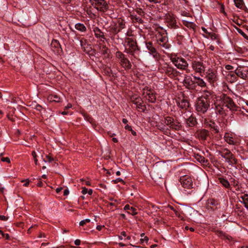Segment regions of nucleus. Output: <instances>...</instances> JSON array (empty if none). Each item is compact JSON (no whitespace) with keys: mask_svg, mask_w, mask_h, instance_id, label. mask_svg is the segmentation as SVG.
I'll return each mask as SVG.
<instances>
[{"mask_svg":"<svg viewBox=\"0 0 248 248\" xmlns=\"http://www.w3.org/2000/svg\"><path fill=\"white\" fill-rule=\"evenodd\" d=\"M192 67L195 72L200 74L203 73L205 71V67L203 63L200 61H193L192 63Z\"/></svg>","mask_w":248,"mask_h":248,"instance_id":"nucleus-15","label":"nucleus"},{"mask_svg":"<svg viewBox=\"0 0 248 248\" xmlns=\"http://www.w3.org/2000/svg\"><path fill=\"white\" fill-rule=\"evenodd\" d=\"M125 47L124 52L138 59V55L140 51L137 42L132 38H126L125 40Z\"/></svg>","mask_w":248,"mask_h":248,"instance_id":"nucleus-1","label":"nucleus"},{"mask_svg":"<svg viewBox=\"0 0 248 248\" xmlns=\"http://www.w3.org/2000/svg\"><path fill=\"white\" fill-rule=\"evenodd\" d=\"M91 4L98 11L106 12L109 9V5L105 0H90Z\"/></svg>","mask_w":248,"mask_h":248,"instance_id":"nucleus-7","label":"nucleus"},{"mask_svg":"<svg viewBox=\"0 0 248 248\" xmlns=\"http://www.w3.org/2000/svg\"><path fill=\"white\" fill-rule=\"evenodd\" d=\"M131 207H130L129 205L126 204V205H125V206L124 207V210H130Z\"/></svg>","mask_w":248,"mask_h":248,"instance_id":"nucleus-61","label":"nucleus"},{"mask_svg":"<svg viewBox=\"0 0 248 248\" xmlns=\"http://www.w3.org/2000/svg\"><path fill=\"white\" fill-rule=\"evenodd\" d=\"M195 137L202 140H205L209 136L210 133L208 130L205 129H201L197 130L195 134Z\"/></svg>","mask_w":248,"mask_h":248,"instance_id":"nucleus-16","label":"nucleus"},{"mask_svg":"<svg viewBox=\"0 0 248 248\" xmlns=\"http://www.w3.org/2000/svg\"><path fill=\"white\" fill-rule=\"evenodd\" d=\"M1 160L3 162H8V163H10V158L9 157H2L1 158Z\"/></svg>","mask_w":248,"mask_h":248,"instance_id":"nucleus-52","label":"nucleus"},{"mask_svg":"<svg viewBox=\"0 0 248 248\" xmlns=\"http://www.w3.org/2000/svg\"><path fill=\"white\" fill-rule=\"evenodd\" d=\"M130 101L136 106V108L140 109L141 112H145L146 109V107L143 104L142 99L140 97L132 96L130 98Z\"/></svg>","mask_w":248,"mask_h":248,"instance_id":"nucleus-11","label":"nucleus"},{"mask_svg":"<svg viewBox=\"0 0 248 248\" xmlns=\"http://www.w3.org/2000/svg\"><path fill=\"white\" fill-rule=\"evenodd\" d=\"M166 20L170 28L177 29L178 28V26L176 24L175 18L173 15H171L169 14L166 15Z\"/></svg>","mask_w":248,"mask_h":248,"instance_id":"nucleus-17","label":"nucleus"},{"mask_svg":"<svg viewBox=\"0 0 248 248\" xmlns=\"http://www.w3.org/2000/svg\"><path fill=\"white\" fill-rule=\"evenodd\" d=\"M219 182L226 188L230 187V185L228 181L223 178H219Z\"/></svg>","mask_w":248,"mask_h":248,"instance_id":"nucleus-34","label":"nucleus"},{"mask_svg":"<svg viewBox=\"0 0 248 248\" xmlns=\"http://www.w3.org/2000/svg\"><path fill=\"white\" fill-rule=\"evenodd\" d=\"M241 202L244 204L245 207L248 210V194H245L239 198Z\"/></svg>","mask_w":248,"mask_h":248,"instance_id":"nucleus-26","label":"nucleus"},{"mask_svg":"<svg viewBox=\"0 0 248 248\" xmlns=\"http://www.w3.org/2000/svg\"><path fill=\"white\" fill-rule=\"evenodd\" d=\"M156 126L158 130L163 132H166L168 130L166 127V125L162 123H158L156 124Z\"/></svg>","mask_w":248,"mask_h":248,"instance_id":"nucleus-38","label":"nucleus"},{"mask_svg":"<svg viewBox=\"0 0 248 248\" xmlns=\"http://www.w3.org/2000/svg\"><path fill=\"white\" fill-rule=\"evenodd\" d=\"M215 232L216 234H217L218 237L224 238L226 239H228L230 240L232 239V237L229 235H227L225 232H223L220 230H216L215 231Z\"/></svg>","mask_w":248,"mask_h":248,"instance_id":"nucleus-24","label":"nucleus"},{"mask_svg":"<svg viewBox=\"0 0 248 248\" xmlns=\"http://www.w3.org/2000/svg\"><path fill=\"white\" fill-rule=\"evenodd\" d=\"M46 157L47 159V161L49 162H50L53 160V158L49 155H46Z\"/></svg>","mask_w":248,"mask_h":248,"instance_id":"nucleus-56","label":"nucleus"},{"mask_svg":"<svg viewBox=\"0 0 248 248\" xmlns=\"http://www.w3.org/2000/svg\"><path fill=\"white\" fill-rule=\"evenodd\" d=\"M186 124L188 127L194 126L197 124V121L195 118L190 116L186 120Z\"/></svg>","mask_w":248,"mask_h":248,"instance_id":"nucleus-23","label":"nucleus"},{"mask_svg":"<svg viewBox=\"0 0 248 248\" xmlns=\"http://www.w3.org/2000/svg\"><path fill=\"white\" fill-rule=\"evenodd\" d=\"M87 191H88V189L86 188V187H82V193L83 194H85L87 193Z\"/></svg>","mask_w":248,"mask_h":248,"instance_id":"nucleus-55","label":"nucleus"},{"mask_svg":"<svg viewBox=\"0 0 248 248\" xmlns=\"http://www.w3.org/2000/svg\"><path fill=\"white\" fill-rule=\"evenodd\" d=\"M180 182L184 188L189 189L192 187V179L187 175H184L181 177Z\"/></svg>","mask_w":248,"mask_h":248,"instance_id":"nucleus-14","label":"nucleus"},{"mask_svg":"<svg viewBox=\"0 0 248 248\" xmlns=\"http://www.w3.org/2000/svg\"><path fill=\"white\" fill-rule=\"evenodd\" d=\"M195 158L198 161L202 163L204 165H206L208 162L207 159H206L203 156L198 154L195 155Z\"/></svg>","mask_w":248,"mask_h":248,"instance_id":"nucleus-28","label":"nucleus"},{"mask_svg":"<svg viewBox=\"0 0 248 248\" xmlns=\"http://www.w3.org/2000/svg\"><path fill=\"white\" fill-rule=\"evenodd\" d=\"M209 126L215 131L216 133H218L219 132V128L214 122L210 121Z\"/></svg>","mask_w":248,"mask_h":248,"instance_id":"nucleus-36","label":"nucleus"},{"mask_svg":"<svg viewBox=\"0 0 248 248\" xmlns=\"http://www.w3.org/2000/svg\"><path fill=\"white\" fill-rule=\"evenodd\" d=\"M235 74L236 76L244 79H246V78H247V75L245 73H243L242 71H241L240 69L238 68H237L235 70Z\"/></svg>","mask_w":248,"mask_h":248,"instance_id":"nucleus-31","label":"nucleus"},{"mask_svg":"<svg viewBox=\"0 0 248 248\" xmlns=\"http://www.w3.org/2000/svg\"><path fill=\"white\" fill-rule=\"evenodd\" d=\"M146 47L150 51V54H151L154 58H157L159 56L158 53L157 52L155 48L153 46L152 42H147L146 44Z\"/></svg>","mask_w":248,"mask_h":248,"instance_id":"nucleus-21","label":"nucleus"},{"mask_svg":"<svg viewBox=\"0 0 248 248\" xmlns=\"http://www.w3.org/2000/svg\"><path fill=\"white\" fill-rule=\"evenodd\" d=\"M137 209L133 207H131L130 208V211L128 212L129 213L133 215H135L137 214V212H136Z\"/></svg>","mask_w":248,"mask_h":248,"instance_id":"nucleus-46","label":"nucleus"},{"mask_svg":"<svg viewBox=\"0 0 248 248\" xmlns=\"http://www.w3.org/2000/svg\"><path fill=\"white\" fill-rule=\"evenodd\" d=\"M194 83H196L198 86L201 87H205L206 86V83L204 81L199 77H194Z\"/></svg>","mask_w":248,"mask_h":248,"instance_id":"nucleus-27","label":"nucleus"},{"mask_svg":"<svg viewBox=\"0 0 248 248\" xmlns=\"http://www.w3.org/2000/svg\"><path fill=\"white\" fill-rule=\"evenodd\" d=\"M218 154L226 159L229 165L232 166L237 163V159L234 155L227 148H224L222 151H218Z\"/></svg>","mask_w":248,"mask_h":248,"instance_id":"nucleus-2","label":"nucleus"},{"mask_svg":"<svg viewBox=\"0 0 248 248\" xmlns=\"http://www.w3.org/2000/svg\"><path fill=\"white\" fill-rule=\"evenodd\" d=\"M42 107L41 106L39 105H36V109L39 111H41V110L42 109Z\"/></svg>","mask_w":248,"mask_h":248,"instance_id":"nucleus-63","label":"nucleus"},{"mask_svg":"<svg viewBox=\"0 0 248 248\" xmlns=\"http://www.w3.org/2000/svg\"><path fill=\"white\" fill-rule=\"evenodd\" d=\"M221 99L222 102L227 108L232 111L237 110L238 107L232 98L226 94H223Z\"/></svg>","mask_w":248,"mask_h":248,"instance_id":"nucleus-10","label":"nucleus"},{"mask_svg":"<svg viewBox=\"0 0 248 248\" xmlns=\"http://www.w3.org/2000/svg\"><path fill=\"white\" fill-rule=\"evenodd\" d=\"M164 123L172 130L179 131L182 129V126L181 123L178 120L170 116L165 118Z\"/></svg>","mask_w":248,"mask_h":248,"instance_id":"nucleus-8","label":"nucleus"},{"mask_svg":"<svg viewBox=\"0 0 248 248\" xmlns=\"http://www.w3.org/2000/svg\"><path fill=\"white\" fill-rule=\"evenodd\" d=\"M229 77H231V82H233L236 80V76L235 74H229L228 75V78H229Z\"/></svg>","mask_w":248,"mask_h":248,"instance_id":"nucleus-42","label":"nucleus"},{"mask_svg":"<svg viewBox=\"0 0 248 248\" xmlns=\"http://www.w3.org/2000/svg\"><path fill=\"white\" fill-rule=\"evenodd\" d=\"M157 41L158 44L163 47L166 49H168L170 47V45L168 43V40L166 36L159 35L158 37Z\"/></svg>","mask_w":248,"mask_h":248,"instance_id":"nucleus-19","label":"nucleus"},{"mask_svg":"<svg viewBox=\"0 0 248 248\" xmlns=\"http://www.w3.org/2000/svg\"><path fill=\"white\" fill-rule=\"evenodd\" d=\"M185 229L186 230H189L191 232H194V229L193 228H192V227L189 228L187 226L185 227Z\"/></svg>","mask_w":248,"mask_h":248,"instance_id":"nucleus-60","label":"nucleus"},{"mask_svg":"<svg viewBox=\"0 0 248 248\" xmlns=\"http://www.w3.org/2000/svg\"><path fill=\"white\" fill-rule=\"evenodd\" d=\"M125 129H126V130H128L129 131H130V130H132V127L131 126L127 124L125 126Z\"/></svg>","mask_w":248,"mask_h":248,"instance_id":"nucleus-59","label":"nucleus"},{"mask_svg":"<svg viewBox=\"0 0 248 248\" xmlns=\"http://www.w3.org/2000/svg\"><path fill=\"white\" fill-rule=\"evenodd\" d=\"M216 113L220 115H223L225 114V111L222 107L219 105H216L215 107Z\"/></svg>","mask_w":248,"mask_h":248,"instance_id":"nucleus-35","label":"nucleus"},{"mask_svg":"<svg viewBox=\"0 0 248 248\" xmlns=\"http://www.w3.org/2000/svg\"><path fill=\"white\" fill-rule=\"evenodd\" d=\"M51 47L55 48H59L61 47V45L58 41L56 40H53L51 44Z\"/></svg>","mask_w":248,"mask_h":248,"instance_id":"nucleus-40","label":"nucleus"},{"mask_svg":"<svg viewBox=\"0 0 248 248\" xmlns=\"http://www.w3.org/2000/svg\"><path fill=\"white\" fill-rule=\"evenodd\" d=\"M170 60L172 62L178 69L186 70L188 67V64L184 58L175 57L171 58Z\"/></svg>","mask_w":248,"mask_h":248,"instance_id":"nucleus-9","label":"nucleus"},{"mask_svg":"<svg viewBox=\"0 0 248 248\" xmlns=\"http://www.w3.org/2000/svg\"><path fill=\"white\" fill-rule=\"evenodd\" d=\"M210 107V101L204 99L203 97H200L197 101L196 108L197 111L204 114L208 109Z\"/></svg>","mask_w":248,"mask_h":248,"instance_id":"nucleus-5","label":"nucleus"},{"mask_svg":"<svg viewBox=\"0 0 248 248\" xmlns=\"http://www.w3.org/2000/svg\"><path fill=\"white\" fill-rule=\"evenodd\" d=\"M104 226H101V225H98L96 227V229L98 231H101L102 228L104 227Z\"/></svg>","mask_w":248,"mask_h":248,"instance_id":"nucleus-64","label":"nucleus"},{"mask_svg":"<svg viewBox=\"0 0 248 248\" xmlns=\"http://www.w3.org/2000/svg\"><path fill=\"white\" fill-rule=\"evenodd\" d=\"M115 56L118 59L120 65L125 69L128 70L131 68V62L123 53L118 51L115 53Z\"/></svg>","mask_w":248,"mask_h":248,"instance_id":"nucleus-6","label":"nucleus"},{"mask_svg":"<svg viewBox=\"0 0 248 248\" xmlns=\"http://www.w3.org/2000/svg\"><path fill=\"white\" fill-rule=\"evenodd\" d=\"M25 182V183H24L23 184V186H28L29 183H30V180L29 179H26V180H23L21 181V182Z\"/></svg>","mask_w":248,"mask_h":248,"instance_id":"nucleus-50","label":"nucleus"},{"mask_svg":"<svg viewBox=\"0 0 248 248\" xmlns=\"http://www.w3.org/2000/svg\"><path fill=\"white\" fill-rule=\"evenodd\" d=\"M113 182H114V184H117L119 182H122L123 183H124V180L120 178H117L116 179L114 180H113Z\"/></svg>","mask_w":248,"mask_h":248,"instance_id":"nucleus-49","label":"nucleus"},{"mask_svg":"<svg viewBox=\"0 0 248 248\" xmlns=\"http://www.w3.org/2000/svg\"><path fill=\"white\" fill-rule=\"evenodd\" d=\"M224 140L226 142L230 145H234L236 141L232 137V135L229 133H226L224 136Z\"/></svg>","mask_w":248,"mask_h":248,"instance_id":"nucleus-22","label":"nucleus"},{"mask_svg":"<svg viewBox=\"0 0 248 248\" xmlns=\"http://www.w3.org/2000/svg\"><path fill=\"white\" fill-rule=\"evenodd\" d=\"M69 190L68 189H66L64 190L63 195L67 196L69 194Z\"/></svg>","mask_w":248,"mask_h":248,"instance_id":"nucleus-58","label":"nucleus"},{"mask_svg":"<svg viewBox=\"0 0 248 248\" xmlns=\"http://www.w3.org/2000/svg\"><path fill=\"white\" fill-rule=\"evenodd\" d=\"M219 202L214 199H208L206 203V208L209 211H215L217 209Z\"/></svg>","mask_w":248,"mask_h":248,"instance_id":"nucleus-13","label":"nucleus"},{"mask_svg":"<svg viewBox=\"0 0 248 248\" xmlns=\"http://www.w3.org/2000/svg\"><path fill=\"white\" fill-rule=\"evenodd\" d=\"M148 240H149L147 236H145L143 238H141L140 239V241L141 243H143L144 242H146L147 243L148 242Z\"/></svg>","mask_w":248,"mask_h":248,"instance_id":"nucleus-51","label":"nucleus"},{"mask_svg":"<svg viewBox=\"0 0 248 248\" xmlns=\"http://www.w3.org/2000/svg\"><path fill=\"white\" fill-rule=\"evenodd\" d=\"M236 30L238 33H239L246 39L248 40V36L240 29L237 28Z\"/></svg>","mask_w":248,"mask_h":248,"instance_id":"nucleus-43","label":"nucleus"},{"mask_svg":"<svg viewBox=\"0 0 248 248\" xmlns=\"http://www.w3.org/2000/svg\"><path fill=\"white\" fill-rule=\"evenodd\" d=\"M80 240L79 239H77L75 241V244L77 246H79L80 244Z\"/></svg>","mask_w":248,"mask_h":248,"instance_id":"nucleus-57","label":"nucleus"},{"mask_svg":"<svg viewBox=\"0 0 248 248\" xmlns=\"http://www.w3.org/2000/svg\"><path fill=\"white\" fill-rule=\"evenodd\" d=\"M136 12L140 16H144V12L140 8L137 9L136 10Z\"/></svg>","mask_w":248,"mask_h":248,"instance_id":"nucleus-47","label":"nucleus"},{"mask_svg":"<svg viewBox=\"0 0 248 248\" xmlns=\"http://www.w3.org/2000/svg\"><path fill=\"white\" fill-rule=\"evenodd\" d=\"M0 233H1V235H2V236L3 237H5L6 239H7V240L9 239L10 236H9V235L8 234H7V233H6V234L2 232V231H0Z\"/></svg>","mask_w":248,"mask_h":248,"instance_id":"nucleus-48","label":"nucleus"},{"mask_svg":"<svg viewBox=\"0 0 248 248\" xmlns=\"http://www.w3.org/2000/svg\"><path fill=\"white\" fill-rule=\"evenodd\" d=\"M206 78L210 83H214L217 79L216 71L209 69L207 72Z\"/></svg>","mask_w":248,"mask_h":248,"instance_id":"nucleus-18","label":"nucleus"},{"mask_svg":"<svg viewBox=\"0 0 248 248\" xmlns=\"http://www.w3.org/2000/svg\"><path fill=\"white\" fill-rule=\"evenodd\" d=\"M125 21L121 18L117 20V23L113 22L108 27V31L115 35L125 28Z\"/></svg>","mask_w":248,"mask_h":248,"instance_id":"nucleus-3","label":"nucleus"},{"mask_svg":"<svg viewBox=\"0 0 248 248\" xmlns=\"http://www.w3.org/2000/svg\"><path fill=\"white\" fill-rule=\"evenodd\" d=\"M189 78H186L184 80V83L185 85H186L187 86H189L188 88H192V85L194 83V82H193L191 80H189Z\"/></svg>","mask_w":248,"mask_h":248,"instance_id":"nucleus-41","label":"nucleus"},{"mask_svg":"<svg viewBox=\"0 0 248 248\" xmlns=\"http://www.w3.org/2000/svg\"><path fill=\"white\" fill-rule=\"evenodd\" d=\"M8 219V217H6L3 215H0V220L5 221Z\"/></svg>","mask_w":248,"mask_h":248,"instance_id":"nucleus-53","label":"nucleus"},{"mask_svg":"<svg viewBox=\"0 0 248 248\" xmlns=\"http://www.w3.org/2000/svg\"><path fill=\"white\" fill-rule=\"evenodd\" d=\"M93 31L94 32L95 36L97 38H101V40L102 39H105L104 33L98 27H95L93 29Z\"/></svg>","mask_w":248,"mask_h":248,"instance_id":"nucleus-25","label":"nucleus"},{"mask_svg":"<svg viewBox=\"0 0 248 248\" xmlns=\"http://www.w3.org/2000/svg\"><path fill=\"white\" fill-rule=\"evenodd\" d=\"M160 72L165 73L166 75L171 78L176 77L179 74V72L176 69L171 67L167 63L161 65L159 68Z\"/></svg>","mask_w":248,"mask_h":248,"instance_id":"nucleus-4","label":"nucleus"},{"mask_svg":"<svg viewBox=\"0 0 248 248\" xmlns=\"http://www.w3.org/2000/svg\"><path fill=\"white\" fill-rule=\"evenodd\" d=\"M211 37L212 39H216L217 38V36L215 33H213L211 35Z\"/></svg>","mask_w":248,"mask_h":248,"instance_id":"nucleus-62","label":"nucleus"},{"mask_svg":"<svg viewBox=\"0 0 248 248\" xmlns=\"http://www.w3.org/2000/svg\"><path fill=\"white\" fill-rule=\"evenodd\" d=\"M131 19L134 22H138L139 23H142L143 20L139 16H138L137 15H135L134 14L131 15L130 16Z\"/></svg>","mask_w":248,"mask_h":248,"instance_id":"nucleus-37","label":"nucleus"},{"mask_svg":"<svg viewBox=\"0 0 248 248\" xmlns=\"http://www.w3.org/2000/svg\"><path fill=\"white\" fill-rule=\"evenodd\" d=\"M99 51L104 55H108L110 52L109 49L105 45L100 46Z\"/></svg>","mask_w":248,"mask_h":248,"instance_id":"nucleus-30","label":"nucleus"},{"mask_svg":"<svg viewBox=\"0 0 248 248\" xmlns=\"http://www.w3.org/2000/svg\"><path fill=\"white\" fill-rule=\"evenodd\" d=\"M75 28L81 32H85L86 31V27L82 23H77L75 25Z\"/></svg>","mask_w":248,"mask_h":248,"instance_id":"nucleus-33","label":"nucleus"},{"mask_svg":"<svg viewBox=\"0 0 248 248\" xmlns=\"http://www.w3.org/2000/svg\"><path fill=\"white\" fill-rule=\"evenodd\" d=\"M143 94L144 97L150 102L155 103L156 101V95L155 93L153 90L151 89H148V88L146 89L145 88L143 89Z\"/></svg>","mask_w":248,"mask_h":248,"instance_id":"nucleus-12","label":"nucleus"},{"mask_svg":"<svg viewBox=\"0 0 248 248\" xmlns=\"http://www.w3.org/2000/svg\"><path fill=\"white\" fill-rule=\"evenodd\" d=\"M201 97H203L204 99H206V100H209V101L210 102V94L209 92H206Z\"/></svg>","mask_w":248,"mask_h":248,"instance_id":"nucleus-44","label":"nucleus"},{"mask_svg":"<svg viewBox=\"0 0 248 248\" xmlns=\"http://www.w3.org/2000/svg\"><path fill=\"white\" fill-rule=\"evenodd\" d=\"M90 222V219H88V218H87V219H85L84 220H81L80 222H79V225L80 226H84L86 223H88V222Z\"/></svg>","mask_w":248,"mask_h":248,"instance_id":"nucleus-45","label":"nucleus"},{"mask_svg":"<svg viewBox=\"0 0 248 248\" xmlns=\"http://www.w3.org/2000/svg\"><path fill=\"white\" fill-rule=\"evenodd\" d=\"M234 2L236 7L240 9L243 8L244 4L243 0H234Z\"/></svg>","mask_w":248,"mask_h":248,"instance_id":"nucleus-39","label":"nucleus"},{"mask_svg":"<svg viewBox=\"0 0 248 248\" xmlns=\"http://www.w3.org/2000/svg\"><path fill=\"white\" fill-rule=\"evenodd\" d=\"M47 100L49 102H60L61 101L60 97L56 94H50L48 95Z\"/></svg>","mask_w":248,"mask_h":248,"instance_id":"nucleus-29","label":"nucleus"},{"mask_svg":"<svg viewBox=\"0 0 248 248\" xmlns=\"http://www.w3.org/2000/svg\"><path fill=\"white\" fill-rule=\"evenodd\" d=\"M183 24L185 26L187 27V28H189L190 29H192L194 30L196 25L195 23H194L192 22H189L185 20H183Z\"/></svg>","mask_w":248,"mask_h":248,"instance_id":"nucleus-32","label":"nucleus"},{"mask_svg":"<svg viewBox=\"0 0 248 248\" xmlns=\"http://www.w3.org/2000/svg\"><path fill=\"white\" fill-rule=\"evenodd\" d=\"M225 68L226 69L228 70H232L233 69V66L231 65H226L225 66Z\"/></svg>","mask_w":248,"mask_h":248,"instance_id":"nucleus-54","label":"nucleus"},{"mask_svg":"<svg viewBox=\"0 0 248 248\" xmlns=\"http://www.w3.org/2000/svg\"><path fill=\"white\" fill-rule=\"evenodd\" d=\"M177 104L180 108L185 110L187 109L189 106V102L184 98L183 99L179 98L177 100Z\"/></svg>","mask_w":248,"mask_h":248,"instance_id":"nucleus-20","label":"nucleus"}]
</instances>
